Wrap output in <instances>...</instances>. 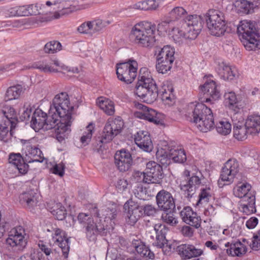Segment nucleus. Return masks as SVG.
I'll list each match as a JSON object with an SVG mask.
<instances>
[{
  "label": "nucleus",
  "mask_w": 260,
  "mask_h": 260,
  "mask_svg": "<svg viewBox=\"0 0 260 260\" xmlns=\"http://www.w3.org/2000/svg\"><path fill=\"white\" fill-rule=\"evenodd\" d=\"M200 88V96L203 95V97L200 98L201 103H190L188 106L186 116L189 121L195 123L201 132L206 133L213 128L214 121L211 109L203 103L213 104V101L218 100L221 93L216 82L211 80L201 85Z\"/></svg>",
  "instance_id": "f257e3e1"
},
{
  "label": "nucleus",
  "mask_w": 260,
  "mask_h": 260,
  "mask_svg": "<svg viewBox=\"0 0 260 260\" xmlns=\"http://www.w3.org/2000/svg\"><path fill=\"white\" fill-rule=\"evenodd\" d=\"M185 25L188 37L196 39L201 32L206 22V26L212 35L220 37L224 35L226 23L224 14L217 10H210L205 15H190Z\"/></svg>",
  "instance_id": "f03ea898"
},
{
  "label": "nucleus",
  "mask_w": 260,
  "mask_h": 260,
  "mask_svg": "<svg viewBox=\"0 0 260 260\" xmlns=\"http://www.w3.org/2000/svg\"><path fill=\"white\" fill-rule=\"evenodd\" d=\"M74 106L71 105L69 95L67 92H62L55 96L50 106V114L55 115L59 119L57 130L71 132V126L73 121L72 113Z\"/></svg>",
  "instance_id": "7ed1b4c3"
},
{
  "label": "nucleus",
  "mask_w": 260,
  "mask_h": 260,
  "mask_svg": "<svg viewBox=\"0 0 260 260\" xmlns=\"http://www.w3.org/2000/svg\"><path fill=\"white\" fill-rule=\"evenodd\" d=\"M50 114V110L48 114L43 112L42 109L37 107L34 111V130L38 132L40 129L49 130L53 129L56 134V138L58 142L61 143L68 138L67 132L57 130L59 125V119L55 115Z\"/></svg>",
  "instance_id": "20e7f679"
},
{
  "label": "nucleus",
  "mask_w": 260,
  "mask_h": 260,
  "mask_svg": "<svg viewBox=\"0 0 260 260\" xmlns=\"http://www.w3.org/2000/svg\"><path fill=\"white\" fill-rule=\"evenodd\" d=\"M155 25L148 21L136 24L129 35L131 42L144 47H151L156 43L154 36Z\"/></svg>",
  "instance_id": "39448f33"
},
{
  "label": "nucleus",
  "mask_w": 260,
  "mask_h": 260,
  "mask_svg": "<svg viewBox=\"0 0 260 260\" xmlns=\"http://www.w3.org/2000/svg\"><path fill=\"white\" fill-rule=\"evenodd\" d=\"M237 28L239 37L245 48L248 50L260 48V35L255 21L244 20Z\"/></svg>",
  "instance_id": "423d86ee"
},
{
  "label": "nucleus",
  "mask_w": 260,
  "mask_h": 260,
  "mask_svg": "<svg viewBox=\"0 0 260 260\" xmlns=\"http://www.w3.org/2000/svg\"><path fill=\"white\" fill-rule=\"evenodd\" d=\"M124 126V122L120 117L114 120L109 119L106 122L101 137L96 138L93 144V150L98 152L103 150V145L111 142L113 139L120 133Z\"/></svg>",
  "instance_id": "0eeeda50"
},
{
  "label": "nucleus",
  "mask_w": 260,
  "mask_h": 260,
  "mask_svg": "<svg viewBox=\"0 0 260 260\" xmlns=\"http://www.w3.org/2000/svg\"><path fill=\"white\" fill-rule=\"evenodd\" d=\"M23 144L22 155L20 153H10L9 157V162L12 169L17 170L19 173L26 174L28 169L27 163L32 162V146L30 140H21Z\"/></svg>",
  "instance_id": "6e6552de"
},
{
  "label": "nucleus",
  "mask_w": 260,
  "mask_h": 260,
  "mask_svg": "<svg viewBox=\"0 0 260 260\" xmlns=\"http://www.w3.org/2000/svg\"><path fill=\"white\" fill-rule=\"evenodd\" d=\"M156 82L152 78L147 68H142L139 71L138 81L136 85L135 93L141 100L147 94L148 98H154L156 90Z\"/></svg>",
  "instance_id": "1a4fd4ad"
},
{
  "label": "nucleus",
  "mask_w": 260,
  "mask_h": 260,
  "mask_svg": "<svg viewBox=\"0 0 260 260\" xmlns=\"http://www.w3.org/2000/svg\"><path fill=\"white\" fill-rule=\"evenodd\" d=\"M251 188V186L249 183H244L233 189L234 194L241 199V206L243 212L246 215L256 212L255 197Z\"/></svg>",
  "instance_id": "9d476101"
},
{
  "label": "nucleus",
  "mask_w": 260,
  "mask_h": 260,
  "mask_svg": "<svg viewBox=\"0 0 260 260\" xmlns=\"http://www.w3.org/2000/svg\"><path fill=\"white\" fill-rule=\"evenodd\" d=\"M239 162L236 159H229L221 169L218 180V186L221 188L224 185L232 183L236 175L239 172Z\"/></svg>",
  "instance_id": "9b49d317"
},
{
  "label": "nucleus",
  "mask_w": 260,
  "mask_h": 260,
  "mask_svg": "<svg viewBox=\"0 0 260 260\" xmlns=\"http://www.w3.org/2000/svg\"><path fill=\"white\" fill-rule=\"evenodd\" d=\"M137 62L135 60L131 62L117 64L116 74L118 79L126 84L132 83L137 74Z\"/></svg>",
  "instance_id": "f8f14e48"
},
{
  "label": "nucleus",
  "mask_w": 260,
  "mask_h": 260,
  "mask_svg": "<svg viewBox=\"0 0 260 260\" xmlns=\"http://www.w3.org/2000/svg\"><path fill=\"white\" fill-rule=\"evenodd\" d=\"M204 177L201 172L199 174H192L187 180L183 181L180 184L181 190L183 192L185 197L190 199L195 194L196 190L200 187L204 186Z\"/></svg>",
  "instance_id": "ddd939ff"
},
{
  "label": "nucleus",
  "mask_w": 260,
  "mask_h": 260,
  "mask_svg": "<svg viewBox=\"0 0 260 260\" xmlns=\"http://www.w3.org/2000/svg\"><path fill=\"white\" fill-rule=\"evenodd\" d=\"M145 178L146 183H158L162 182L164 177L162 167L155 161H151L147 163L145 174L143 175Z\"/></svg>",
  "instance_id": "4468645a"
},
{
  "label": "nucleus",
  "mask_w": 260,
  "mask_h": 260,
  "mask_svg": "<svg viewBox=\"0 0 260 260\" xmlns=\"http://www.w3.org/2000/svg\"><path fill=\"white\" fill-rule=\"evenodd\" d=\"M155 94L154 98H152L151 99L148 98L147 94L142 99L143 102L147 104H151L157 100L159 97L164 102L171 101L174 99V95L173 93L174 89L173 88H169L168 86L165 85L163 83L160 84L157 83L156 90H155Z\"/></svg>",
  "instance_id": "2eb2a0df"
},
{
  "label": "nucleus",
  "mask_w": 260,
  "mask_h": 260,
  "mask_svg": "<svg viewBox=\"0 0 260 260\" xmlns=\"http://www.w3.org/2000/svg\"><path fill=\"white\" fill-rule=\"evenodd\" d=\"M11 233L6 239L7 244L11 246L14 251H22L26 245V242L22 235L24 230L21 227H19L13 230Z\"/></svg>",
  "instance_id": "dca6fc26"
},
{
  "label": "nucleus",
  "mask_w": 260,
  "mask_h": 260,
  "mask_svg": "<svg viewBox=\"0 0 260 260\" xmlns=\"http://www.w3.org/2000/svg\"><path fill=\"white\" fill-rule=\"evenodd\" d=\"M123 208L127 211L125 220L130 225H134L140 217L142 216L141 206L132 200H128L124 205Z\"/></svg>",
  "instance_id": "f3484780"
},
{
  "label": "nucleus",
  "mask_w": 260,
  "mask_h": 260,
  "mask_svg": "<svg viewBox=\"0 0 260 260\" xmlns=\"http://www.w3.org/2000/svg\"><path fill=\"white\" fill-rule=\"evenodd\" d=\"M115 164L119 171L124 172L128 171L133 164L132 154L126 149L117 151L115 156Z\"/></svg>",
  "instance_id": "a211bd4d"
},
{
  "label": "nucleus",
  "mask_w": 260,
  "mask_h": 260,
  "mask_svg": "<svg viewBox=\"0 0 260 260\" xmlns=\"http://www.w3.org/2000/svg\"><path fill=\"white\" fill-rule=\"evenodd\" d=\"M53 231L54 233L52 235V239L61 249L64 257L68 258L70 248L69 238L67 237L66 233L60 229L55 228Z\"/></svg>",
  "instance_id": "6ab92c4d"
},
{
  "label": "nucleus",
  "mask_w": 260,
  "mask_h": 260,
  "mask_svg": "<svg viewBox=\"0 0 260 260\" xmlns=\"http://www.w3.org/2000/svg\"><path fill=\"white\" fill-rule=\"evenodd\" d=\"M182 260L189 259L201 255L203 251L192 244H182L173 248Z\"/></svg>",
  "instance_id": "aec40b11"
},
{
  "label": "nucleus",
  "mask_w": 260,
  "mask_h": 260,
  "mask_svg": "<svg viewBox=\"0 0 260 260\" xmlns=\"http://www.w3.org/2000/svg\"><path fill=\"white\" fill-rule=\"evenodd\" d=\"M136 144L143 151L150 152L153 148L150 134L146 131L139 130L133 135Z\"/></svg>",
  "instance_id": "412c9836"
},
{
  "label": "nucleus",
  "mask_w": 260,
  "mask_h": 260,
  "mask_svg": "<svg viewBox=\"0 0 260 260\" xmlns=\"http://www.w3.org/2000/svg\"><path fill=\"white\" fill-rule=\"evenodd\" d=\"M156 201L161 210H170L175 208V200L172 194L165 189L158 192L156 196Z\"/></svg>",
  "instance_id": "4be33fe9"
},
{
  "label": "nucleus",
  "mask_w": 260,
  "mask_h": 260,
  "mask_svg": "<svg viewBox=\"0 0 260 260\" xmlns=\"http://www.w3.org/2000/svg\"><path fill=\"white\" fill-rule=\"evenodd\" d=\"M215 70L220 78L225 81L234 80L239 77L236 68L229 66L223 61L218 63Z\"/></svg>",
  "instance_id": "5701e85b"
},
{
  "label": "nucleus",
  "mask_w": 260,
  "mask_h": 260,
  "mask_svg": "<svg viewBox=\"0 0 260 260\" xmlns=\"http://www.w3.org/2000/svg\"><path fill=\"white\" fill-rule=\"evenodd\" d=\"M155 233V241L153 245L159 248H164L165 245L169 246L171 249V245H168V240L166 238V235L169 231L168 227L164 224L157 223L154 226Z\"/></svg>",
  "instance_id": "b1692460"
},
{
  "label": "nucleus",
  "mask_w": 260,
  "mask_h": 260,
  "mask_svg": "<svg viewBox=\"0 0 260 260\" xmlns=\"http://www.w3.org/2000/svg\"><path fill=\"white\" fill-rule=\"evenodd\" d=\"M107 226V225H105L100 222L96 224L93 221L92 223H89L86 226L87 238L89 241L95 242L98 234L101 236H106L108 232H109Z\"/></svg>",
  "instance_id": "393cba45"
},
{
  "label": "nucleus",
  "mask_w": 260,
  "mask_h": 260,
  "mask_svg": "<svg viewBox=\"0 0 260 260\" xmlns=\"http://www.w3.org/2000/svg\"><path fill=\"white\" fill-rule=\"evenodd\" d=\"M182 221L196 229L201 226V219L198 214L194 212L189 206L184 207L180 212Z\"/></svg>",
  "instance_id": "a878e982"
},
{
  "label": "nucleus",
  "mask_w": 260,
  "mask_h": 260,
  "mask_svg": "<svg viewBox=\"0 0 260 260\" xmlns=\"http://www.w3.org/2000/svg\"><path fill=\"white\" fill-rule=\"evenodd\" d=\"M3 122L5 125H10V132L12 134V131L16 126L18 119L17 112L14 108L11 106H6L4 107L2 112Z\"/></svg>",
  "instance_id": "bb28decb"
},
{
  "label": "nucleus",
  "mask_w": 260,
  "mask_h": 260,
  "mask_svg": "<svg viewBox=\"0 0 260 260\" xmlns=\"http://www.w3.org/2000/svg\"><path fill=\"white\" fill-rule=\"evenodd\" d=\"M132 246L141 257L151 259L155 257L154 253L150 249L149 247L140 239H134L132 242Z\"/></svg>",
  "instance_id": "cd10ccee"
},
{
  "label": "nucleus",
  "mask_w": 260,
  "mask_h": 260,
  "mask_svg": "<svg viewBox=\"0 0 260 260\" xmlns=\"http://www.w3.org/2000/svg\"><path fill=\"white\" fill-rule=\"evenodd\" d=\"M92 210L94 216L99 218H104L105 222L109 220L112 221L115 219L118 213L117 208L116 207H105L101 210H99L97 207H95Z\"/></svg>",
  "instance_id": "c85d7f7f"
},
{
  "label": "nucleus",
  "mask_w": 260,
  "mask_h": 260,
  "mask_svg": "<svg viewBox=\"0 0 260 260\" xmlns=\"http://www.w3.org/2000/svg\"><path fill=\"white\" fill-rule=\"evenodd\" d=\"M135 105L137 109L141 110L143 112H146V116H147V118H146V120L157 125L162 124V121L159 118L160 114L156 110L149 108L148 107L139 103H135Z\"/></svg>",
  "instance_id": "c756f323"
},
{
  "label": "nucleus",
  "mask_w": 260,
  "mask_h": 260,
  "mask_svg": "<svg viewBox=\"0 0 260 260\" xmlns=\"http://www.w3.org/2000/svg\"><path fill=\"white\" fill-rule=\"evenodd\" d=\"M238 11L244 14L254 12V9L260 6V0H240L237 2Z\"/></svg>",
  "instance_id": "7c9ffc66"
},
{
  "label": "nucleus",
  "mask_w": 260,
  "mask_h": 260,
  "mask_svg": "<svg viewBox=\"0 0 260 260\" xmlns=\"http://www.w3.org/2000/svg\"><path fill=\"white\" fill-rule=\"evenodd\" d=\"M190 18L189 16H187L184 20V22L182 25V28L183 30H180L179 28L175 27L172 26L171 27V31L169 35L171 36L174 41L176 43H180L182 41L183 38L189 40H194L195 39H192L188 37V34L186 32V27L185 25L187 24L188 21Z\"/></svg>",
  "instance_id": "2f4dec72"
},
{
  "label": "nucleus",
  "mask_w": 260,
  "mask_h": 260,
  "mask_svg": "<svg viewBox=\"0 0 260 260\" xmlns=\"http://www.w3.org/2000/svg\"><path fill=\"white\" fill-rule=\"evenodd\" d=\"M250 131L243 122L238 121L233 124V135L235 139L238 141H243L247 138L250 134Z\"/></svg>",
  "instance_id": "473e14b6"
},
{
  "label": "nucleus",
  "mask_w": 260,
  "mask_h": 260,
  "mask_svg": "<svg viewBox=\"0 0 260 260\" xmlns=\"http://www.w3.org/2000/svg\"><path fill=\"white\" fill-rule=\"evenodd\" d=\"M49 11L43 4L41 3H37L34 7V15L36 16L34 17V24L43 22L47 20L45 16L48 14Z\"/></svg>",
  "instance_id": "72a5a7b5"
},
{
  "label": "nucleus",
  "mask_w": 260,
  "mask_h": 260,
  "mask_svg": "<svg viewBox=\"0 0 260 260\" xmlns=\"http://www.w3.org/2000/svg\"><path fill=\"white\" fill-rule=\"evenodd\" d=\"M245 124L250 131V135H255L258 134L260 132V115H249L246 119Z\"/></svg>",
  "instance_id": "f704fd0d"
},
{
  "label": "nucleus",
  "mask_w": 260,
  "mask_h": 260,
  "mask_svg": "<svg viewBox=\"0 0 260 260\" xmlns=\"http://www.w3.org/2000/svg\"><path fill=\"white\" fill-rule=\"evenodd\" d=\"M162 150L158 151L156 154L157 160L162 165L167 166L172 163L171 158V146L167 142H164Z\"/></svg>",
  "instance_id": "c9c22d12"
},
{
  "label": "nucleus",
  "mask_w": 260,
  "mask_h": 260,
  "mask_svg": "<svg viewBox=\"0 0 260 260\" xmlns=\"http://www.w3.org/2000/svg\"><path fill=\"white\" fill-rule=\"evenodd\" d=\"M175 49L170 45L164 46L162 48H157L155 50V55L156 56V59H175L174 57Z\"/></svg>",
  "instance_id": "e433bc0d"
},
{
  "label": "nucleus",
  "mask_w": 260,
  "mask_h": 260,
  "mask_svg": "<svg viewBox=\"0 0 260 260\" xmlns=\"http://www.w3.org/2000/svg\"><path fill=\"white\" fill-rule=\"evenodd\" d=\"M54 206L50 207L48 206V208L50 212L58 220H63L66 217L67 215V210L60 203H53Z\"/></svg>",
  "instance_id": "4c0bfd02"
},
{
  "label": "nucleus",
  "mask_w": 260,
  "mask_h": 260,
  "mask_svg": "<svg viewBox=\"0 0 260 260\" xmlns=\"http://www.w3.org/2000/svg\"><path fill=\"white\" fill-rule=\"evenodd\" d=\"M171 158L172 162L184 164L187 158L185 151L182 149H178L174 146H171Z\"/></svg>",
  "instance_id": "58836bf2"
},
{
  "label": "nucleus",
  "mask_w": 260,
  "mask_h": 260,
  "mask_svg": "<svg viewBox=\"0 0 260 260\" xmlns=\"http://www.w3.org/2000/svg\"><path fill=\"white\" fill-rule=\"evenodd\" d=\"M226 251L229 255L240 257L246 252L247 247L240 241H238L234 242V244H233V248H227Z\"/></svg>",
  "instance_id": "ea45409f"
},
{
  "label": "nucleus",
  "mask_w": 260,
  "mask_h": 260,
  "mask_svg": "<svg viewBox=\"0 0 260 260\" xmlns=\"http://www.w3.org/2000/svg\"><path fill=\"white\" fill-rule=\"evenodd\" d=\"M23 91V88L20 85L9 87L6 92L5 100L9 101L18 99Z\"/></svg>",
  "instance_id": "a19ab883"
},
{
  "label": "nucleus",
  "mask_w": 260,
  "mask_h": 260,
  "mask_svg": "<svg viewBox=\"0 0 260 260\" xmlns=\"http://www.w3.org/2000/svg\"><path fill=\"white\" fill-rule=\"evenodd\" d=\"M99 99L98 105L100 108L102 110L108 115H113L115 113V107L113 102L109 99Z\"/></svg>",
  "instance_id": "79ce46f5"
},
{
  "label": "nucleus",
  "mask_w": 260,
  "mask_h": 260,
  "mask_svg": "<svg viewBox=\"0 0 260 260\" xmlns=\"http://www.w3.org/2000/svg\"><path fill=\"white\" fill-rule=\"evenodd\" d=\"M217 132L222 135L225 136L229 134L231 132L232 126L231 123L226 120H221L214 123Z\"/></svg>",
  "instance_id": "37998d69"
},
{
  "label": "nucleus",
  "mask_w": 260,
  "mask_h": 260,
  "mask_svg": "<svg viewBox=\"0 0 260 260\" xmlns=\"http://www.w3.org/2000/svg\"><path fill=\"white\" fill-rule=\"evenodd\" d=\"M19 203L24 207L31 209L32 202V192L31 190L25 191L20 194Z\"/></svg>",
  "instance_id": "c03bdc74"
},
{
  "label": "nucleus",
  "mask_w": 260,
  "mask_h": 260,
  "mask_svg": "<svg viewBox=\"0 0 260 260\" xmlns=\"http://www.w3.org/2000/svg\"><path fill=\"white\" fill-rule=\"evenodd\" d=\"M224 98L226 106L237 112L238 110L237 106L238 101L235 93L232 91L225 93Z\"/></svg>",
  "instance_id": "a18cd8bd"
},
{
  "label": "nucleus",
  "mask_w": 260,
  "mask_h": 260,
  "mask_svg": "<svg viewBox=\"0 0 260 260\" xmlns=\"http://www.w3.org/2000/svg\"><path fill=\"white\" fill-rule=\"evenodd\" d=\"M62 49L61 44L57 41L48 42L44 47V51L48 54H53Z\"/></svg>",
  "instance_id": "49530a36"
},
{
  "label": "nucleus",
  "mask_w": 260,
  "mask_h": 260,
  "mask_svg": "<svg viewBox=\"0 0 260 260\" xmlns=\"http://www.w3.org/2000/svg\"><path fill=\"white\" fill-rule=\"evenodd\" d=\"M211 188L207 185L205 187L201 188V192L199 195V200L197 201V205L203 204L204 203H208L209 199L211 197L210 193Z\"/></svg>",
  "instance_id": "de8ad7c7"
},
{
  "label": "nucleus",
  "mask_w": 260,
  "mask_h": 260,
  "mask_svg": "<svg viewBox=\"0 0 260 260\" xmlns=\"http://www.w3.org/2000/svg\"><path fill=\"white\" fill-rule=\"evenodd\" d=\"M186 13V10L183 7H176L169 13V19L173 22L181 18Z\"/></svg>",
  "instance_id": "09e8293b"
},
{
  "label": "nucleus",
  "mask_w": 260,
  "mask_h": 260,
  "mask_svg": "<svg viewBox=\"0 0 260 260\" xmlns=\"http://www.w3.org/2000/svg\"><path fill=\"white\" fill-rule=\"evenodd\" d=\"M175 210V208L170 210H162L164 213L162 214L161 218L164 222L172 225L177 223V219L174 217Z\"/></svg>",
  "instance_id": "8fccbe9b"
},
{
  "label": "nucleus",
  "mask_w": 260,
  "mask_h": 260,
  "mask_svg": "<svg viewBox=\"0 0 260 260\" xmlns=\"http://www.w3.org/2000/svg\"><path fill=\"white\" fill-rule=\"evenodd\" d=\"M172 22L168 19L167 20H165L162 21L159 23L157 25V30L158 34L159 36H164L167 32L169 33V35L170 33L171 27L172 26L171 24H172Z\"/></svg>",
  "instance_id": "3c124183"
},
{
  "label": "nucleus",
  "mask_w": 260,
  "mask_h": 260,
  "mask_svg": "<svg viewBox=\"0 0 260 260\" xmlns=\"http://www.w3.org/2000/svg\"><path fill=\"white\" fill-rule=\"evenodd\" d=\"M10 125H5L0 124V140L4 142H7L10 136L13 135L11 134L10 129H9L8 126Z\"/></svg>",
  "instance_id": "603ef678"
},
{
  "label": "nucleus",
  "mask_w": 260,
  "mask_h": 260,
  "mask_svg": "<svg viewBox=\"0 0 260 260\" xmlns=\"http://www.w3.org/2000/svg\"><path fill=\"white\" fill-rule=\"evenodd\" d=\"M92 26L91 21L85 22L77 28V30L81 34L92 36L93 34Z\"/></svg>",
  "instance_id": "864d4df0"
},
{
  "label": "nucleus",
  "mask_w": 260,
  "mask_h": 260,
  "mask_svg": "<svg viewBox=\"0 0 260 260\" xmlns=\"http://www.w3.org/2000/svg\"><path fill=\"white\" fill-rule=\"evenodd\" d=\"M34 68L39 69L40 71L45 73L57 72L58 70L46 64L43 62H38L34 63Z\"/></svg>",
  "instance_id": "5fc2aeb1"
},
{
  "label": "nucleus",
  "mask_w": 260,
  "mask_h": 260,
  "mask_svg": "<svg viewBox=\"0 0 260 260\" xmlns=\"http://www.w3.org/2000/svg\"><path fill=\"white\" fill-rule=\"evenodd\" d=\"M23 112L20 116V119L21 121H29L30 118V115L32 111V107L30 104H25L23 107Z\"/></svg>",
  "instance_id": "6e6d98bb"
},
{
  "label": "nucleus",
  "mask_w": 260,
  "mask_h": 260,
  "mask_svg": "<svg viewBox=\"0 0 260 260\" xmlns=\"http://www.w3.org/2000/svg\"><path fill=\"white\" fill-rule=\"evenodd\" d=\"M77 218L79 222L84 225L85 227L88 225L89 223H92L93 221L89 214L84 213H79Z\"/></svg>",
  "instance_id": "4d7b16f0"
},
{
  "label": "nucleus",
  "mask_w": 260,
  "mask_h": 260,
  "mask_svg": "<svg viewBox=\"0 0 260 260\" xmlns=\"http://www.w3.org/2000/svg\"><path fill=\"white\" fill-rule=\"evenodd\" d=\"M18 12L20 16H29L31 15L32 13V5L22 6L19 7Z\"/></svg>",
  "instance_id": "13d9d810"
},
{
  "label": "nucleus",
  "mask_w": 260,
  "mask_h": 260,
  "mask_svg": "<svg viewBox=\"0 0 260 260\" xmlns=\"http://www.w3.org/2000/svg\"><path fill=\"white\" fill-rule=\"evenodd\" d=\"M65 166L63 164H55L52 168V172L60 177H62L64 174Z\"/></svg>",
  "instance_id": "bf43d9fd"
},
{
  "label": "nucleus",
  "mask_w": 260,
  "mask_h": 260,
  "mask_svg": "<svg viewBox=\"0 0 260 260\" xmlns=\"http://www.w3.org/2000/svg\"><path fill=\"white\" fill-rule=\"evenodd\" d=\"M91 22L93 34L101 31L106 26L105 22L100 19L91 21Z\"/></svg>",
  "instance_id": "052dcab7"
},
{
  "label": "nucleus",
  "mask_w": 260,
  "mask_h": 260,
  "mask_svg": "<svg viewBox=\"0 0 260 260\" xmlns=\"http://www.w3.org/2000/svg\"><path fill=\"white\" fill-rule=\"evenodd\" d=\"M141 211L142 215L145 214L147 216L153 215L156 212L155 208L151 205L141 206Z\"/></svg>",
  "instance_id": "680f3d73"
},
{
  "label": "nucleus",
  "mask_w": 260,
  "mask_h": 260,
  "mask_svg": "<svg viewBox=\"0 0 260 260\" xmlns=\"http://www.w3.org/2000/svg\"><path fill=\"white\" fill-rule=\"evenodd\" d=\"M87 128V133L85 135H83L80 138V141L83 144H88V142L90 141L92 135L93 129L90 128V125H88Z\"/></svg>",
  "instance_id": "e2e57ef3"
},
{
  "label": "nucleus",
  "mask_w": 260,
  "mask_h": 260,
  "mask_svg": "<svg viewBox=\"0 0 260 260\" xmlns=\"http://www.w3.org/2000/svg\"><path fill=\"white\" fill-rule=\"evenodd\" d=\"M156 69L159 73L162 74L166 73L168 71H170L172 67L171 66L165 64H160L159 63H156Z\"/></svg>",
  "instance_id": "0e129e2a"
},
{
  "label": "nucleus",
  "mask_w": 260,
  "mask_h": 260,
  "mask_svg": "<svg viewBox=\"0 0 260 260\" xmlns=\"http://www.w3.org/2000/svg\"><path fill=\"white\" fill-rule=\"evenodd\" d=\"M250 247L254 250H258L260 249V237L257 233L253 235L252 243Z\"/></svg>",
  "instance_id": "69168bd1"
},
{
  "label": "nucleus",
  "mask_w": 260,
  "mask_h": 260,
  "mask_svg": "<svg viewBox=\"0 0 260 260\" xmlns=\"http://www.w3.org/2000/svg\"><path fill=\"white\" fill-rule=\"evenodd\" d=\"M258 219L255 217L250 218L246 223V226L248 229H254L258 224Z\"/></svg>",
  "instance_id": "338daca9"
},
{
  "label": "nucleus",
  "mask_w": 260,
  "mask_h": 260,
  "mask_svg": "<svg viewBox=\"0 0 260 260\" xmlns=\"http://www.w3.org/2000/svg\"><path fill=\"white\" fill-rule=\"evenodd\" d=\"M146 4L147 5L148 11L156 10L159 6V0H147Z\"/></svg>",
  "instance_id": "774afa93"
}]
</instances>
